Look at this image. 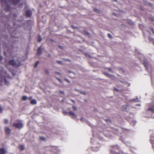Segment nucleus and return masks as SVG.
Listing matches in <instances>:
<instances>
[{
    "label": "nucleus",
    "instance_id": "nucleus-1",
    "mask_svg": "<svg viewBox=\"0 0 154 154\" xmlns=\"http://www.w3.org/2000/svg\"><path fill=\"white\" fill-rule=\"evenodd\" d=\"M17 122H15L13 124V126L19 129L22 128L23 127V124L21 120L17 121Z\"/></svg>",
    "mask_w": 154,
    "mask_h": 154
},
{
    "label": "nucleus",
    "instance_id": "nucleus-2",
    "mask_svg": "<svg viewBox=\"0 0 154 154\" xmlns=\"http://www.w3.org/2000/svg\"><path fill=\"white\" fill-rule=\"evenodd\" d=\"M9 63L10 65L15 67H19L21 64L20 61L18 60L15 61L14 60H11L9 61Z\"/></svg>",
    "mask_w": 154,
    "mask_h": 154
},
{
    "label": "nucleus",
    "instance_id": "nucleus-3",
    "mask_svg": "<svg viewBox=\"0 0 154 154\" xmlns=\"http://www.w3.org/2000/svg\"><path fill=\"white\" fill-rule=\"evenodd\" d=\"M69 114L70 116H71L73 118H76V114L72 111H70L69 112Z\"/></svg>",
    "mask_w": 154,
    "mask_h": 154
},
{
    "label": "nucleus",
    "instance_id": "nucleus-4",
    "mask_svg": "<svg viewBox=\"0 0 154 154\" xmlns=\"http://www.w3.org/2000/svg\"><path fill=\"white\" fill-rule=\"evenodd\" d=\"M5 130L6 134H9L11 132V129L8 127L5 128Z\"/></svg>",
    "mask_w": 154,
    "mask_h": 154
},
{
    "label": "nucleus",
    "instance_id": "nucleus-5",
    "mask_svg": "<svg viewBox=\"0 0 154 154\" xmlns=\"http://www.w3.org/2000/svg\"><path fill=\"white\" fill-rule=\"evenodd\" d=\"M7 151L4 148L0 149V154H5Z\"/></svg>",
    "mask_w": 154,
    "mask_h": 154
},
{
    "label": "nucleus",
    "instance_id": "nucleus-6",
    "mask_svg": "<svg viewBox=\"0 0 154 154\" xmlns=\"http://www.w3.org/2000/svg\"><path fill=\"white\" fill-rule=\"evenodd\" d=\"M42 54L41 50V46L39 47L37 50V55H40Z\"/></svg>",
    "mask_w": 154,
    "mask_h": 154
},
{
    "label": "nucleus",
    "instance_id": "nucleus-7",
    "mask_svg": "<svg viewBox=\"0 0 154 154\" xmlns=\"http://www.w3.org/2000/svg\"><path fill=\"white\" fill-rule=\"evenodd\" d=\"M26 15L27 17H29L32 14V11L31 10H29L27 11L26 12Z\"/></svg>",
    "mask_w": 154,
    "mask_h": 154
},
{
    "label": "nucleus",
    "instance_id": "nucleus-8",
    "mask_svg": "<svg viewBox=\"0 0 154 154\" xmlns=\"http://www.w3.org/2000/svg\"><path fill=\"white\" fill-rule=\"evenodd\" d=\"M128 106L127 105H123L122 107V109L123 111H125L127 112L128 111Z\"/></svg>",
    "mask_w": 154,
    "mask_h": 154
},
{
    "label": "nucleus",
    "instance_id": "nucleus-9",
    "mask_svg": "<svg viewBox=\"0 0 154 154\" xmlns=\"http://www.w3.org/2000/svg\"><path fill=\"white\" fill-rule=\"evenodd\" d=\"M1 2L2 3V4L3 3H5L6 5H9L8 2L7 0H0Z\"/></svg>",
    "mask_w": 154,
    "mask_h": 154
},
{
    "label": "nucleus",
    "instance_id": "nucleus-10",
    "mask_svg": "<svg viewBox=\"0 0 154 154\" xmlns=\"http://www.w3.org/2000/svg\"><path fill=\"white\" fill-rule=\"evenodd\" d=\"M30 103L32 104H35L37 103V101L33 99L31 100Z\"/></svg>",
    "mask_w": 154,
    "mask_h": 154
},
{
    "label": "nucleus",
    "instance_id": "nucleus-11",
    "mask_svg": "<svg viewBox=\"0 0 154 154\" xmlns=\"http://www.w3.org/2000/svg\"><path fill=\"white\" fill-rule=\"evenodd\" d=\"M20 1V0H13V3L14 4H17Z\"/></svg>",
    "mask_w": 154,
    "mask_h": 154
},
{
    "label": "nucleus",
    "instance_id": "nucleus-12",
    "mask_svg": "<svg viewBox=\"0 0 154 154\" xmlns=\"http://www.w3.org/2000/svg\"><path fill=\"white\" fill-rule=\"evenodd\" d=\"M131 101H133L136 102L140 101V100L137 98V99H131Z\"/></svg>",
    "mask_w": 154,
    "mask_h": 154
},
{
    "label": "nucleus",
    "instance_id": "nucleus-13",
    "mask_svg": "<svg viewBox=\"0 0 154 154\" xmlns=\"http://www.w3.org/2000/svg\"><path fill=\"white\" fill-rule=\"evenodd\" d=\"M38 41L39 42H41L42 41V38L39 35H38Z\"/></svg>",
    "mask_w": 154,
    "mask_h": 154
},
{
    "label": "nucleus",
    "instance_id": "nucleus-14",
    "mask_svg": "<svg viewBox=\"0 0 154 154\" xmlns=\"http://www.w3.org/2000/svg\"><path fill=\"white\" fill-rule=\"evenodd\" d=\"M20 149L22 150H23L24 149V147L23 145H20Z\"/></svg>",
    "mask_w": 154,
    "mask_h": 154
},
{
    "label": "nucleus",
    "instance_id": "nucleus-15",
    "mask_svg": "<svg viewBox=\"0 0 154 154\" xmlns=\"http://www.w3.org/2000/svg\"><path fill=\"white\" fill-rule=\"evenodd\" d=\"M27 98V97L26 96H24L22 97V100H26Z\"/></svg>",
    "mask_w": 154,
    "mask_h": 154
},
{
    "label": "nucleus",
    "instance_id": "nucleus-16",
    "mask_svg": "<svg viewBox=\"0 0 154 154\" xmlns=\"http://www.w3.org/2000/svg\"><path fill=\"white\" fill-rule=\"evenodd\" d=\"M94 11L97 13H100V10L97 8H94Z\"/></svg>",
    "mask_w": 154,
    "mask_h": 154
},
{
    "label": "nucleus",
    "instance_id": "nucleus-17",
    "mask_svg": "<svg viewBox=\"0 0 154 154\" xmlns=\"http://www.w3.org/2000/svg\"><path fill=\"white\" fill-rule=\"evenodd\" d=\"M143 64L145 67L146 68H147L148 67V63L146 62H144L143 63Z\"/></svg>",
    "mask_w": 154,
    "mask_h": 154
},
{
    "label": "nucleus",
    "instance_id": "nucleus-18",
    "mask_svg": "<svg viewBox=\"0 0 154 154\" xmlns=\"http://www.w3.org/2000/svg\"><path fill=\"white\" fill-rule=\"evenodd\" d=\"M40 139L44 141L45 140V138L43 136L40 137Z\"/></svg>",
    "mask_w": 154,
    "mask_h": 154
},
{
    "label": "nucleus",
    "instance_id": "nucleus-19",
    "mask_svg": "<svg viewBox=\"0 0 154 154\" xmlns=\"http://www.w3.org/2000/svg\"><path fill=\"white\" fill-rule=\"evenodd\" d=\"M148 109L151 111L152 112L154 113V109L151 108H149Z\"/></svg>",
    "mask_w": 154,
    "mask_h": 154
},
{
    "label": "nucleus",
    "instance_id": "nucleus-20",
    "mask_svg": "<svg viewBox=\"0 0 154 154\" xmlns=\"http://www.w3.org/2000/svg\"><path fill=\"white\" fill-rule=\"evenodd\" d=\"M4 80L6 84L7 85H8L9 84V83L5 78H4Z\"/></svg>",
    "mask_w": 154,
    "mask_h": 154
},
{
    "label": "nucleus",
    "instance_id": "nucleus-21",
    "mask_svg": "<svg viewBox=\"0 0 154 154\" xmlns=\"http://www.w3.org/2000/svg\"><path fill=\"white\" fill-rule=\"evenodd\" d=\"M79 93L82 94H83L84 95H85L86 94V93L84 91H79Z\"/></svg>",
    "mask_w": 154,
    "mask_h": 154
},
{
    "label": "nucleus",
    "instance_id": "nucleus-22",
    "mask_svg": "<svg viewBox=\"0 0 154 154\" xmlns=\"http://www.w3.org/2000/svg\"><path fill=\"white\" fill-rule=\"evenodd\" d=\"M108 69V71L110 72L113 73V70L110 68H108L107 69Z\"/></svg>",
    "mask_w": 154,
    "mask_h": 154
},
{
    "label": "nucleus",
    "instance_id": "nucleus-23",
    "mask_svg": "<svg viewBox=\"0 0 154 154\" xmlns=\"http://www.w3.org/2000/svg\"><path fill=\"white\" fill-rule=\"evenodd\" d=\"M94 149L95 148H92V149L93 151H97L99 149L97 147H96V149Z\"/></svg>",
    "mask_w": 154,
    "mask_h": 154
},
{
    "label": "nucleus",
    "instance_id": "nucleus-24",
    "mask_svg": "<svg viewBox=\"0 0 154 154\" xmlns=\"http://www.w3.org/2000/svg\"><path fill=\"white\" fill-rule=\"evenodd\" d=\"M58 63H59L60 64H62V62L61 61H59V60H57L56 61Z\"/></svg>",
    "mask_w": 154,
    "mask_h": 154
},
{
    "label": "nucleus",
    "instance_id": "nucleus-25",
    "mask_svg": "<svg viewBox=\"0 0 154 154\" xmlns=\"http://www.w3.org/2000/svg\"><path fill=\"white\" fill-rule=\"evenodd\" d=\"M108 36L110 38H112V35L109 33L108 34Z\"/></svg>",
    "mask_w": 154,
    "mask_h": 154
},
{
    "label": "nucleus",
    "instance_id": "nucleus-26",
    "mask_svg": "<svg viewBox=\"0 0 154 154\" xmlns=\"http://www.w3.org/2000/svg\"><path fill=\"white\" fill-rule=\"evenodd\" d=\"M39 63V61H37L35 63V67H37L38 66V64Z\"/></svg>",
    "mask_w": 154,
    "mask_h": 154
},
{
    "label": "nucleus",
    "instance_id": "nucleus-27",
    "mask_svg": "<svg viewBox=\"0 0 154 154\" xmlns=\"http://www.w3.org/2000/svg\"><path fill=\"white\" fill-rule=\"evenodd\" d=\"M104 74L105 75L108 77V75H109V74L107 72H104Z\"/></svg>",
    "mask_w": 154,
    "mask_h": 154
},
{
    "label": "nucleus",
    "instance_id": "nucleus-28",
    "mask_svg": "<svg viewBox=\"0 0 154 154\" xmlns=\"http://www.w3.org/2000/svg\"><path fill=\"white\" fill-rule=\"evenodd\" d=\"M59 91V92H60V93L62 94H63V95H64V91H61L60 90Z\"/></svg>",
    "mask_w": 154,
    "mask_h": 154
},
{
    "label": "nucleus",
    "instance_id": "nucleus-29",
    "mask_svg": "<svg viewBox=\"0 0 154 154\" xmlns=\"http://www.w3.org/2000/svg\"><path fill=\"white\" fill-rule=\"evenodd\" d=\"M8 122V120L7 119H5L4 121V123L5 124H7Z\"/></svg>",
    "mask_w": 154,
    "mask_h": 154
},
{
    "label": "nucleus",
    "instance_id": "nucleus-30",
    "mask_svg": "<svg viewBox=\"0 0 154 154\" xmlns=\"http://www.w3.org/2000/svg\"><path fill=\"white\" fill-rule=\"evenodd\" d=\"M63 113L64 115H66L68 114L67 112L66 111H63Z\"/></svg>",
    "mask_w": 154,
    "mask_h": 154
},
{
    "label": "nucleus",
    "instance_id": "nucleus-31",
    "mask_svg": "<svg viewBox=\"0 0 154 154\" xmlns=\"http://www.w3.org/2000/svg\"><path fill=\"white\" fill-rule=\"evenodd\" d=\"M108 77L109 78H112L113 77V75H110L109 74V75H108Z\"/></svg>",
    "mask_w": 154,
    "mask_h": 154
},
{
    "label": "nucleus",
    "instance_id": "nucleus-32",
    "mask_svg": "<svg viewBox=\"0 0 154 154\" xmlns=\"http://www.w3.org/2000/svg\"><path fill=\"white\" fill-rule=\"evenodd\" d=\"M57 79L61 83L62 82V81L61 79H60L58 78H57Z\"/></svg>",
    "mask_w": 154,
    "mask_h": 154
},
{
    "label": "nucleus",
    "instance_id": "nucleus-33",
    "mask_svg": "<svg viewBox=\"0 0 154 154\" xmlns=\"http://www.w3.org/2000/svg\"><path fill=\"white\" fill-rule=\"evenodd\" d=\"M80 121L81 122H83L84 121V119L83 118H81L80 119Z\"/></svg>",
    "mask_w": 154,
    "mask_h": 154
},
{
    "label": "nucleus",
    "instance_id": "nucleus-34",
    "mask_svg": "<svg viewBox=\"0 0 154 154\" xmlns=\"http://www.w3.org/2000/svg\"><path fill=\"white\" fill-rule=\"evenodd\" d=\"M65 80L68 82V83H70V81L68 79H65Z\"/></svg>",
    "mask_w": 154,
    "mask_h": 154
},
{
    "label": "nucleus",
    "instance_id": "nucleus-35",
    "mask_svg": "<svg viewBox=\"0 0 154 154\" xmlns=\"http://www.w3.org/2000/svg\"><path fill=\"white\" fill-rule=\"evenodd\" d=\"M72 108H73V109L74 110H76L77 108H76L75 107V106H72Z\"/></svg>",
    "mask_w": 154,
    "mask_h": 154
},
{
    "label": "nucleus",
    "instance_id": "nucleus-36",
    "mask_svg": "<svg viewBox=\"0 0 154 154\" xmlns=\"http://www.w3.org/2000/svg\"><path fill=\"white\" fill-rule=\"evenodd\" d=\"M3 57L2 56H0V61L2 60H3Z\"/></svg>",
    "mask_w": 154,
    "mask_h": 154
},
{
    "label": "nucleus",
    "instance_id": "nucleus-37",
    "mask_svg": "<svg viewBox=\"0 0 154 154\" xmlns=\"http://www.w3.org/2000/svg\"><path fill=\"white\" fill-rule=\"evenodd\" d=\"M89 33L87 31H85V34L86 35H89Z\"/></svg>",
    "mask_w": 154,
    "mask_h": 154
},
{
    "label": "nucleus",
    "instance_id": "nucleus-38",
    "mask_svg": "<svg viewBox=\"0 0 154 154\" xmlns=\"http://www.w3.org/2000/svg\"><path fill=\"white\" fill-rule=\"evenodd\" d=\"M136 105L137 106H140L141 104L140 103L137 104H136Z\"/></svg>",
    "mask_w": 154,
    "mask_h": 154
},
{
    "label": "nucleus",
    "instance_id": "nucleus-39",
    "mask_svg": "<svg viewBox=\"0 0 154 154\" xmlns=\"http://www.w3.org/2000/svg\"><path fill=\"white\" fill-rule=\"evenodd\" d=\"M114 90L115 91H116L117 92H118L119 91V90L117 89L116 88H114Z\"/></svg>",
    "mask_w": 154,
    "mask_h": 154
},
{
    "label": "nucleus",
    "instance_id": "nucleus-40",
    "mask_svg": "<svg viewBox=\"0 0 154 154\" xmlns=\"http://www.w3.org/2000/svg\"><path fill=\"white\" fill-rule=\"evenodd\" d=\"M75 91H77L78 92H79V91H80L79 90H78L77 89H75Z\"/></svg>",
    "mask_w": 154,
    "mask_h": 154
},
{
    "label": "nucleus",
    "instance_id": "nucleus-41",
    "mask_svg": "<svg viewBox=\"0 0 154 154\" xmlns=\"http://www.w3.org/2000/svg\"><path fill=\"white\" fill-rule=\"evenodd\" d=\"M59 48H60L61 49H62L63 48V47L60 45L58 46Z\"/></svg>",
    "mask_w": 154,
    "mask_h": 154
},
{
    "label": "nucleus",
    "instance_id": "nucleus-42",
    "mask_svg": "<svg viewBox=\"0 0 154 154\" xmlns=\"http://www.w3.org/2000/svg\"><path fill=\"white\" fill-rule=\"evenodd\" d=\"M32 98V97H30L29 98V99L31 100Z\"/></svg>",
    "mask_w": 154,
    "mask_h": 154
},
{
    "label": "nucleus",
    "instance_id": "nucleus-43",
    "mask_svg": "<svg viewBox=\"0 0 154 154\" xmlns=\"http://www.w3.org/2000/svg\"><path fill=\"white\" fill-rule=\"evenodd\" d=\"M152 32L153 33H154V29H152Z\"/></svg>",
    "mask_w": 154,
    "mask_h": 154
},
{
    "label": "nucleus",
    "instance_id": "nucleus-44",
    "mask_svg": "<svg viewBox=\"0 0 154 154\" xmlns=\"http://www.w3.org/2000/svg\"><path fill=\"white\" fill-rule=\"evenodd\" d=\"M48 56L50 57H51V54H48Z\"/></svg>",
    "mask_w": 154,
    "mask_h": 154
},
{
    "label": "nucleus",
    "instance_id": "nucleus-45",
    "mask_svg": "<svg viewBox=\"0 0 154 154\" xmlns=\"http://www.w3.org/2000/svg\"><path fill=\"white\" fill-rule=\"evenodd\" d=\"M71 101L73 102L74 103H75V101H74V100H71Z\"/></svg>",
    "mask_w": 154,
    "mask_h": 154
},
{
    "label": "nucleus",
    "instance_id": "nucleus-46",
    "mask_svg": "<svg viewBox=\"0 0 154 154\" xmlns=\"http://www.w3.org/2000/svg\"><path fill=\"white\" fill-rule=\"evenodd\" d=\"M72 27L73 29H74V28H75V27H74V26H72Z\"/></svg>",
    "mask_w": 154,
    "mask_h": 154
},
{
    "label": "nucleus",
    "instance_id": "nucleus-47",
    "mask_svg": "<svg viewBox=\"0 0 154 154\" xmlns=\"http://www.w3.org/2000/svg\"><path fill=\"white\" fill-rule=\"evenodd\" d=\"M57 74H60V73L59 72H57Z\"/></svg>",
    "mask_w": 154,
    "mask_h": 154
},
{
    "label": "nucleus",
    "instance_id": "nucleus-48",
    "mask_svg": "<svg viewBox=\"0 0 154 154\" xmlns=\"http://www.w3.org/2000/svg\"><path fill=\"white\" fill-rule=\"evenodd\" d=\"M46 72L47 73H48V71H46Z\"/></svg>",
    "mask_w": 154,
    "mask_h": 154
},
{
    "label": "nucleus",
    "instance_id": "nucleus-49",
    "mask_svg": "<svg viewBox=\"0 0 154 154\" xmlns=\"http://www.w3.org/2000/svg\"><path fill=\"white\" fill-rule=\"evenodd\" d=\"M1 68H2V70L3 69V68L2 67H1Z\"/></svg>",
    "mask_w": 154,
    "mask_h": 154
},
{
    "label": "nucleus",
    "instance_id": "nucleus-50",
    "mask_svg": "<svg viewBox=\"0 0 154 154\" xmlns=\"http://www.w3.org/2000/svg\"><path fill=\"white\" fill-rule=\"evenodd\" d=\"M113 1H115V2L117 1V0H113Z\"/></svg>",
    "mask_w": 154,
    "mask_h": 154
},
{
    "label": "nucleus",
    "instance_id": "nucleus-51",
    "mask_svg": "<svg viewBox=\"0 0 154 154\" xmlns=\"http://www.w3.org/2000/svg\"><path fill=\"white\" fill-rule=\"evenodd\" d=\"M105 120H106V121H108V120H109L108 119H105Z\"/></svg>",
    "mask_w": 154,
    "mask_h": 154
},
{
    "label": "nucleus",
    "instance_id": "nucleus-52",
    "mask_svg": "<svg viewBox=\"0 0 154 154\" xmlns=\"http://www.w3.org/2000/svg\"><path fill=\"white\" fill-rule=\"evenodd\" d=\"M21 6L22 7L23 6V5L22 4V5H21Z\"/></svg>",
    "mask_w": 154,
    "mask_h": 154
},
{
    "label": "nucleus",
    "instance_id": "nucleus-53",
    "mask_svg": "<svg viewBox=\"0 0 154 154\" xmlns=\"http://www.w3.org/2000/svg\"><path fill=\"white\" fill-rule=\"evenodd\" d=\"M71 72V71H69V73H70V72Z\"/></svg>",
    "mask_w": 154,
    "mask_h": 154
}]
</instances>
